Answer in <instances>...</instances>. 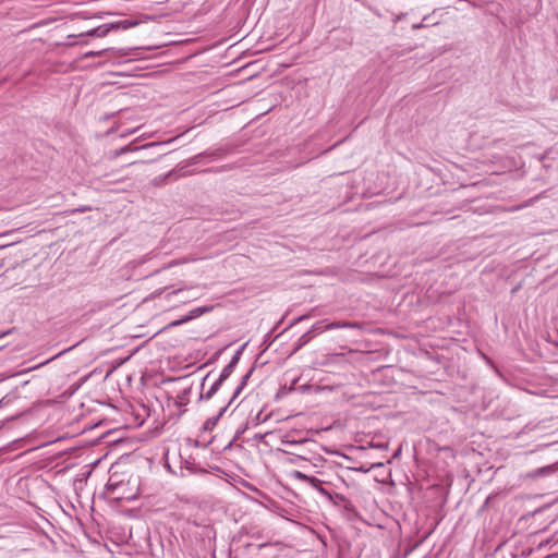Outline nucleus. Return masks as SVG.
Returning a JSON list of instances; mask_svg holds the SVG:
<instances>
[{
    "label": "nucleus",
    "instance_id": "nucleus-1",
    "mask_svg": "<svg viewBox=\"0 0 558 558\" xmlns=\"http://www.w3.org/2000/svg\"><path fill=\"white\" fill-rule=\"evenodd\" d=\"M291 476L294 480L302 481V482L308 484L310 486H312L314 489H317L320 493L326 494L325 489H323L320 487L322 482L318 478H316L314 476H308V475L302 473L301 471H293L291 473Z\"/></svg>",
    "mask_w": 558,
    "mask_h": 558
},
{
    "label": "nucleus",
    "instance_id": "nucleus-2",
    "mask_svg": "<svg viewBox=\"0 0 558 558\" xmlns=\"http://www.w3.org/2000/svg\"><path fill=\"white\" fill-rule=\"evenodd\" d=\"M558 470L557 464H550L543 468H538L530 473V476L533 478L543 477V476H549L554 472Z\"/></svg>",
    "mask_w": 558,
    "mask_h": 558
},
{
    "label": "nucleus",
    "instance_id": "nucleus-3",
    "mask_svg": "<svg viewBox=\"0 0 558 558\" xmlns=\"http://www.w3.org/2000/svg\"><path fill=\"white\" fill-rule=\"evenodd\" d=\"M359 327H360V325L357 323H353V322H332V323H327V325L325 326V328H328V330L339 329V328L354 329V328H359Z\"/></svg>",
    "mask_w": 558,
    "mask_h": 558
},
{
    "label": "nucleus",
    "instance_id": "nucleus-4",
    "mask_svg": "<svg viewBox=\"0 0 558 558\" xmlns=\"http://www.w3.org/2000/svg\"><path fill=\"white\" fill-rule=\"evenodd\" d=\"M327 325V323L325 320H319V322H316L312 327L311 329L308 330V332H311V335H319V333H323L324 331H327L328 328H325V326Z\"/></svg>",
    "mask_w": 558,
    "mask_h": 558
},
{
    "label": "nucleus",
    "instance_id": "nucleus-5",
    "mask_svg": "<svg viewBox=\"0 0 558 558\" xmlns=\"http://www.w3.org/2000/svg\"><path fill=\"white\" fill-rule=\"evenodd\" d=\"M313 339V335L311 332L306 331L303 333L295 343L294 351L300 350L302 347H304L306 343H308Z\"/></svg>",
    "mask_w": 558,
    "mask_h": 558
},
{
    "label": "nucleus",
    "instance_id": "nucleus-6",
    "mask_svg": "<svg viewBox=\"0 0 558 558\" xmlns=\"http://www.w3.org/2000/svg\"><path fill=\"white\" fill-rule=\"evenodd\" d=\"M208 311H209L208 307H197V308L192 310L187 315H185V318L187 322H190L194 318L199 317L204 313H207Z\"/></svg>",
    "mask_w": 558,
    "mask_h": 558
},
{
    "label": "nucleus",
    "instance_id": "nucleus-7",
    "mask_svg": "<svg viewBox=\"0 0 558 558\" xmlns=\"http://www.w3.org/2000/svg\"><path fill=\"white\" fill-rule=\"evenodd\" d=\"M107 53L114 54L116 51L113 49H104V50H99V51H88V52L85 53V58L98 57V56H102V54H107Z\"/></svg>",
    "mask_w": 558,
    "mask_h": 558
},
{
    "label": "nucleus",
    "instance_id": "nucleus-8",
    "mask_svg": "<svg viewBox=\"0 0 558 558\" xmlns=\"http://www.w3.org/2000/svg\"><path fill=\"white\" fill-rule=\"evenodd\" d=\"M233 371L234 368L232 367V365L227 364L222 372L220 373L218 379L223 383L233 373Z\"/></svg>",
    "mask_w": 558,
    "mask_h": 558
},
{
    "label": "nucleus",
    "instance_id": "nucleus-9",
    "mask_svg": "<svg viewBox=\"0 0 558 558\" xmlns=\"http://www.w3.org/2000/svg\"><path fill=\"white\" fill-rule=\"evenodd\" d=\"M222 381H220L219 379H217L213 386L209 388V390L206 392V395L204 396L205 399H210L215 393L216 391L219 389V387L221 386Z\"/></svg>",
    "mask_w": 558,
    "mask_h": 558
},
{
    "label": "nucleus",
    "instance_id": "nucleus-10",
    "mask_svg": "<svg viewBox=\"0 0 558 558\" xmlns=\"http://www.w3.org/2000/svg\"><path fill=\"white\" fill-rule=\"evenodd\" d=\"M107 32H108V29H102L101 27H98V28H94L90 32H88L87 35L101 37V36H105L107 34Z\"/></svg>",
    "mask_w": 558,
    "mask_h": 558
},
{
    "label": "nucleus",
    "instance_id": "nucleus-11",
    "mask_svg": "<svg viewBox=\"0 0 558 558\" xmlns=\"http://www.w3.org/2000/svg\"><path fill=\"white\" fill-rule=\"evenodd\" d=\"M225 411H226V409L222 408L217 417L208 420L205 424V428L208 429V428H210V426L215 425L216 421L223 414Z\"/></svg>",
    "mask_w": 558,
    "mask_h": 558
},
{
    "label": "nucleus",
    "instance_id": "nucleus-12",
    "mask_svg": "<svg viewBox=\"0 0 558 558\" xmlns=\"http://www.w3.org/2000/svg\"><path fill=\"white\" fill-rule=\"evenodd\" d=\"M250 374H246L243 378H242V381L241 384L238 386V388L235 389V392L233 395V398H235L240 392L241 390L243 389V387L245 386L246 384V379L248 378Z\"/></svg>",
    "mask_w": 558,
    "mask_h": 558
},
{
    "label": "nucleus",
    "instance_id": "nucleus-13",
    "mask_svg": "<svg viewBox=\"0 0 558 558\" xmlns=\"http://www.w3.org/2000/svg\"><path fill=\"white\" fill-rule=\"evenodd\" d=\"M187 323L185 316H183L182 318L180 319H177V320H173L171 322L169 325H168V328H171V327H177V326H180V325H183Z\"/></svg>",
    "mask_w": 558,
    "mask_h": 558
},
{
    "label": "nucleus",
    "instance_id": "nucleus-14",
    "mask_svg": "<svg viewBox=\"0 0 558 558\" xmlns=\"http://www.w3.org/2000/svg\"><path fill=\"white\" fill-rule=\"evenodd\" d=\"M130 150H132V148H131L130 146H124V147H122V148H120V149L116 150V151H114V156H116V157H117V156H120V155H122V154H124V153H126V151H130Z\"/></svg>",
    "mask_w": 558,
    "mask_h": 558
},
{
    "label": "nucleus",
    "instance_id": "nucleus-15",
    "mask_svg": "<svg viewBox=\"0 0 558 558\" xmlns=\"http://www.w3.org/2000/svg\"><path fill=\"white\" fill-rule=\"evenodd\" d=\"M240 351L236 352V354L231 359V361L228 363V365H232L233 368H235L238 362H239Z\"/></svg>",
    "mask_w": 558,
    "mask_h": 558
},
{
    "label": "nucleus",
    "instance_id": "nucleus-16",
    "mask_svg": "<svg viewBox=\"0 0 558 558\" xmlns=\"http://www.w3.org/2000/svg\"><path fill=\"white\" fill-rule=\"evenodd\" d=\"M182 290H183V288H179V289H177V290H173V291H171V292L167 293L166 299H167V300H170L171 295L178 294V293H179V292H181Z\"/></svg>",
    "mask_w": 558,
    "mask_h": 558
},
{
    "label": "nucleus",
    "instance_id": "nucleus-17",
    "mask_svg": "<svg viewBox=\"0 0 558 558\" xmlns=\"http://www.w3.org/2000/svg\"><path fill=\"white\" fill-rule=\"evenodd\" d=\"M308 317H310V315H303V316H300V317L295 318V319L292 322V324H291V325H295V324H298L299 322H301V320H303V319H306V318H308Z\"/></svg>",
    "mask_w": 558,
    "mask_h": 558
},
{
    "label": "nucleus",
    "instance_id": "nucleus-18",
    "mask_svg": "<svg viewBox=\"0 0 558 558\" xmlns=\"http://www.w3.org/2000/svg\"><path fill=\"white\" fill-rule=\"evenodd\" d=\"M190 260H191V259H186V258H184V259H182V260H180V262H171V263L168 265V267H172V266H174V265H179V264H182V263H187V262H190Z\"/></svg>",
    "mask_w": 558,
    "mask_h": 558
},
{
    "label": "nucleus",
    "instance_id": "nucleus-19",
    "mask_svg": "<svg viewBox=\"0 0 558 558\" xmlns=\"http://www.w3.org/2000/svg\"><path fill=\"white\" fill-rule=\"evenodd\" d=\"M405 15H407L405 13H400V14H398V15L395 17V22H398V21L403 20Z\"/></svg>",
    "mask_w": 558,
    "mask_h": 558
},
{
    "label": "nucleus",
    "instance_id": "nucleus-20",
    "mask_svg": "<svg viewBox=\"0 0 558 558\" xmlns=\"http://www.w3.org/2000/svg\"><path fill=\"white\" fill-rule=\"evenodd\" d=\"M423 26H424L423 23L414 24L412 26V29H418V28H422Z\"/></svg>",
    "mask_w": 558,
    "mask_h": 558
},
{
    "label": "nucleus",
    "instance_id": "nucleus-21",
    "mask_svg": "<svg viewBox=\"0 0 558 558\" xmlns=\"http://www.w3.org/2000/svg\"><path fill=\"white\" fill-rule=\"evenodd\" d=\"M61 354H62V353L56 354V356H53V357H51L50 360H48V361H46V362L41 363V365H44V364H46V363H48V362H50V361L54 360L56 357H59Z\"/></svg>",
    "mask_w": 558,
    "mask_h": 558
},
{
    "label": "nucleus",
    "instance_id": "nucleus-22",
    "mask_svg": "<svg viewBox=\"0 0 558 558\" xmlns=\"http://www.w3.org/2000/svg\"><path fill=\"white\" fill-rule=\"evenodd\" d=\"M166 290H167V289H162V290H160V291L156 292V295H161V293H162V292H165Z\"/></svg>",
    "mask_w": 558,
    "mask_h": 558
}]
</instances>
